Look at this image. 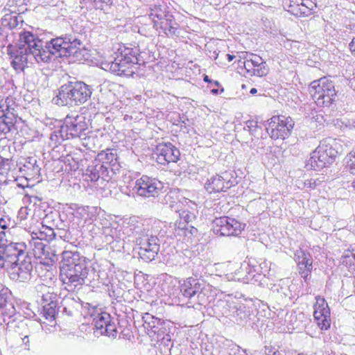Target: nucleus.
<instances>
[{
  "instance_id": "nucleus-1",
  "label": "nucleus",
  "mask_w": 355,
  "mask_h": 355,
  "mask_svg": "<svg viewBox=\"0 0 355 355\" xmlns=\"http://www.w3.org/2000/svg\"><path fill=\"white\" fill-rule=\"evenodd\" d=\"M60 276L67 289L73 291L83 285L93 286L96 271L88 266L87 259L79 252L64 251L62 252Z\"/></svg>"
},
{
  "instance_id": "nucleus-2",
  "label": "nucleus",
  "mask_w": 355,
  "mask_h": 355,
  "mask_svg": "<svg viewBox=\"0 0 355 355\" xmlns=\"http://www.w3.org/2000/svg\"><path fill=\"white\" fill-rule=\"evenodd\" d=\"M19 43L9 44L7 52L11 59V65L17 71H23L29 64L44 63L49 60V53H41V40L29 31L19 33Z\"/></svg>"
},
{
  "instance_id": "nucleus-3",
  "label": "nucleus",
  "mask_w": 355,
  "mask_h": 355,
  "mask_svg": "<svg viewBox=\"0 0 355 355\" xmlns=\"http://www.w3.org/2000/svg\"><path fill=\"white\" fill-rule=\"evenodd\" d=\"M148 17L151 19L153 28L167 37L179 36L180 24L176 21L172 13V8L166 2L155 4L150 7Z\"/></svg>"
},
{
  "instance_id": "nucleus-4",
  "label": "nucleus",
  "mask_w": 355,
  "mask_h": 355,
  "mask_svg": "<svg viewBox=\"0 0 355 355\" xmlns=\"http://www.w3.org/2000/svg\"><path fill=\"white\" fill-rule=\"evenodd\" d=\"M84 48L81 40L75 35H65L51 39L49 42H44L41 40V53L44 52L49 53V60L51 61L53 56L67 57L77 56L78 53Z\"/></svg>"
},
{
  "instance_id": "nucleus-5",
  "label": "nucleus",
  "mask_w": 355,
  "mask_h": 355,
  "mask_svg": "<svg viewBox=\"0 0 355 355\" xmlns=\"http://www.w3.org/2000/svg\"><path fill=\"white\" fill-rule=\"evenodd\" d=\"M91 87L83 82H68L62 85L53 98L60 106L73 107L85 103L91 97Z\"/></svg>"
},
{
  "instance_id": "nucleus-6",
  "label": "nucleus",
  "mask_w": 355,
  "mask_h": 355,
  "mask_svg": "<svg viewBox=\"0 0 355 355\" xmlns=\"http://www.w3.org/2000/svg\"><path fill=\"white\" fill-rule=\"evenodd\" d=\"M116 55L114 60L102 62L101 68L118 76H128L133 73L130 67L132 64L138 63V50L121 46Z\"/></svg>"
},
{
  "instance_id": "nucleus-7",
  "label": "nucleus",
  "mask_w": 355,
  "mask_h": 355,
  "mask_svg": "<svg viewBox=\"0 0 355 355\" xmlns=\"http://www.w3.org/2000/svg\"><path fill=\"white\" fill-rule=\"evenodd\" d=\"M339 146L336 140L331 139L321 141L316 149L311 153L307 166L317 171L331 164L338 154Z\"/></svg>"
},
{
  "instance_id": "nucleus-8",
  "label": "nucleus",
  "mask_w": 355,
  "mask_h": 355,
  "mask_svg": "<svg viewBox=\"0 0 355 355\" xmlns=\"http://www.w3.org/2000/svg\"><path fill=\"white\" fill-rule=\"evenodd\" d=\"M35 290L37 296L41 298L42 310L40 314L52 327L55 323V316L58 311V295L53 292V288L44 284H38L35 286Z\"/></svg>"
},
{
  "instance_id": "nucleus-9",
  "label": "nucleus",
  "mask_w": 355,
  "mask_h": 355,
  "mask_svg": "<svg viewBox=\"0 0 355 355\" xmlns=\"http://www.w3.org/2000/svg\"><path fill=\"white\" fill-rule=\"evenodd\" d=\"M309 90L315 103L321 107L329 106L336 96L334 83L327 77L311 82Z\"/></svg>"
},
{
  "instance_id": "nucleus-10",
  "label": "nucleus",
  "mask_w": 355,
  "mask_h": 355,
  "mask_svg": "<svg viewBox=\"0 0 355 355\" xmlns=\"http://www.w3.org/2000/svg\"><path fill=\"white\" fill-rule=\"evenodd\" d=\"M19 105L12 96L0 101V132L6 134L14 127L18 118Z\"/></svg>"
},
{
  "instance_id": "nucleus-11",
  "label": "nucleus",
  "mask_w": 355,
  "mask_h": 355,
  "mask_svg": "<svg viewBox=\"0 0 355 355\" xmlns=\"http://www.w3.org/2000/svg\"><path fill=\"white\" fill-rule=\"evenodd\" d=\"M293 127L294 121L291 117L278 115L268 120L266 130L273 139H285L291 135Z\"/></svg>"
},
{
  "instance_id": "nucleus-12",
  "label": "nucleus",
  "mask_w": 355,
  "mask_h": 355,
  "mask_svg": "<svg viewBox=\"0 0 355 355\" xmlns=\"http://www.w3.org/2000/svg\"><path fill=\"white\" fill-rule=\"evenodd\" d=\"M163 187V183L157 179L143 175L135 181L132 193L144 198L155 197Z\"/></svg>"
},
{
  "instance_id": "nucleus-13",
  "label": "nucleus",
  "mask_w": 355,
  "mask_h": 355,
  "mask_svg": "<svg viewBox=\"0 0 355 355\" xmlns=\"http://www.w3.org/2000/svg\"><path fill=\"white\" fill-rule=\"evenodd\" d=\"M245 227V223L227 216L216 218L213 221V232L220 236H237L241 234Z\"/></svg>"
},
{
  "instance_id": "nucleus-14",
  "label": "nucleus",
  "mask_w": 355,
  "mask_h": 355,
  "mask_svg": "<svg viewBox=\"0 0 355 355\" xmlns=\"http://www.w3.org/2000/svg\"><path fill=\"white\" fill-rule=\"evenodd\" d=\"M89 121L84 114L67 115L62 125V132L69 139L80 137L87 130Z\"/></svg>"
},
{
  "instance_id": "nucleus-15",
  "label": "nucleus",
  "mask_w": 355,
  "mask_h": 355,
  "mask_svg": "<svg viewBox=\"0 0 355 355\" xmlns=\"http://www.w3.org/2000/svg\"><path fill=\"white\" fill-rule=\"evenodd\" d=\"M136 239L137 244L139 246V254L141 257L147 261L153 260L159 250L158 239L148 234V230Z\"/></svg>"
},
{
  "instance_id": "nucleus-16",
  "label": "nucleus",
  "mask_w": 355,
  "mask_h": 355,
  "mask_svg": "<svg viewBox=\"0 0 355 355\" xmlns=\"http://www.w3.org/2000/svg\"><path fill=\"white\" fill-rule=\"evenodd\" d=\"M204 289V284L199 279L189 277L180 282V291L183 298L191 300L196 297L199 304L203 303V297L205 294L202 293Z\"/></svg>"
},
{
  "instance_id": "nucleus-17",
  "label": "nucleus",
  "mask_w": 355,
  "mask_h": 355,
  "mask_svg": "<svg viewBox=\"0 0 355 355\" xmlns=\"http://www.w3.org/2000/svg\"><path fill=\"white\" fill-rule=\"evenodd\" d=\"M154 155L159 164L166 165L176 163L180 159V152L171 143H162L156 146Z\"/></svg>"
},
{
  "instance_id": "nucleus-18",
  "label": "nucleus",
  "mask_w": 355,
  "mask_h": 355,
  "mask_svg": "<svg viewBox=\"0 0 355 355\" xmlns=\"http://www.w3.org/2000/svg\"><path fill=\"white\" fill-rule=\"evenodd\" d=\"M11 266L10 278L16 282H27L31 279L33 265L28 255Z\"/></svg>"
},
{
  "instance_id": "nucleus-19",
  "label": "nucleus",
  "mask_w": 355,
  "mask_h": 355,
  "mask_svg": "<svg viewBox=\"0 0 355 355\" xmlns=\"http://www.w3.org/2000/svg\"><path fill=\"white\" fill-rule=\"evenodd\" d=\"M313 316L322 330H327L330 327V309L324 298L319 295L315 297Z\"/></svg>"
},
{
  "instance_id": "nucleus-20",
  "label": "nucleus",
  "mask_w": 355,
  "mask_h": 355,
  "mask_svg": "<svg viewBox=\"0 0 355 355\" xmlns=\"http://www.w3.org/2000/svg\"><path fill=\"white\" fill-rule=\"evenodd\" d=\"M32 239L29 241V245L32 249L34 257L36 259H41V263L46 265L53 264L55 261V254L50 252V247L44 244L42 240L36 239L31 236Z\"/></svg>"
},
{
  "instance_id": "nucleus-21",
  "label": "nucleus",
  "mask_w": 355,
  "mask_h": 355,
  "mask_svg": "<svg viewBox=\"0 0 355 355\" xmlns=\"http://www.w3.org/2000/svg\"><path fill=\"white\" fill-rule=\"evenodd\" d=\"M243 67L250 76L258 77L265 76L268 73L266 62L263 58L256 54L248 55L243 62Z\"/></svg>"
},
{
  "instance_id": "nucleus-22",
  "label": "nucleus",
  "mask_w": 355,
  "mask_h": 355,
  "mask_svg": "<svg viewBox=\"0 0 355 355\" xmlns=\"http://www.w3.org/2000/svg\"><path fill=\"white\" fill-rule=\"evenodd\" d=\"M87 309V313H85V317H90L92 318V324L96 330L100 331V334L105 328V325L110 319V315L107 313L102 312L101 309H96L95 306H91L87 304V306L84 307Z\"/></svg>"
},
{
  "instance_id": "nucleus-23",
  "label": "nucleus",
  "mask_w": 355,
  "mask_h": 355,
  "mask_svg": "<svg viewBox=\"0 0 355 355\" xmlns=\"http://www.w3.org/2000/svg\"><path fill=\"white\" fill-rule=\"evenodd\" d=\"M108 175V167L99 161H96L87 166L84 175L87 180L96 182L100 178L105 179Z\"/></svg>"
},
{
  "instance_id": "nucleus-24",
  "label": "nucleus",
  "mask_w": 355,
  "mask_h": 355,
  "mask_svg": "<svg viewBox=\"0 0 355 355\" xmlns=\"http://www.w3.org/2000/svg\"><path fill=\"white\" fill-rule=\"evenodd\" d=\"M250 311L246 305L236 300L234 309H232L230 318L237 324L244 325L250 320Z\"/></svg>"
},
{
  "instance_id": "nucleus-25",
  "label": "nucleus",
  "mask_w": 355,
  "mask_h": 355,
  "mask_svg": "<svg viewBox=\"0 0 355 355\" xmlns=\"http://www.w3.org/2000/svg\"><path fill=\"white\" fill-rule=\"evenodd\" d=\"M232 186L230 181H225L224 178L215 175L208 179L205 184V189L209 193L226 191Z\"/></svg>"
},
{
  "instance_id": "nucleus-26",
  "label": "nucleus",
  "mask_w": 355,
  "mask_h": 355,
  "mask_svg": "<svg viewBox=\"0 0 355 355\" xmlns=\"http://www.w3.org/2000/svg\"><path fill=\"white\" fill-rule=\"evenodd\" d=\"M180 220L174 223L175 233L178 235H186L187 225L196 219V215L192 211L182 209L178 210Z\"/></svg>"
},
{
  "instance_id": "nucleus-27",
  "label": "nucleus",
  "mask_w": 355,
  "mask_h": 355,
  "mask_svg": "<svg viewBox=\"0 0 355 355\" xmlns=\"http://www.w3.org/2000/svg\"><path fill=\"white\" fill-rule=\"evenodd\" d=\"M3 247L13 263L28 255L26 252V245L24 243H10Z\"/></svg>"
},
{
  "instance_id": "nucleus-28",
  "label": "nucleus",
  "mask_w": 355,
  "mask_h": 355,
  "mask_svg": "<svg viewBox=\"0 0 355 355\" xmlns=\"http://www.w3.org/2000/svg\"><path fill=\"white\" fill-rule=\"evenodd\" d=\"M297 257L299 273L301 277L306 280L310 275L313 268V261L311 258V255L309 253H306L301 250L298 252Z\"/></svg>"
},
{
  "instance_id": "nucleus-29",
  "label": "nucleus",
  "mask_w": 355,
  "mask_h": 355,
  "mask_svg": "<svg viewBox=\"0 0 355 355\" xmlns=\"http://www.w3.org/2000/svg\"><path fill=\"white\" fill-rule=\"evenodd\" d=\"M236 300L232 298L218 300L216 301L214 306V311L219 316H225L230 318Z\"/></svg>"
},
{
  "instance_id": "nucleus-30",
  "label": "nucleus",
  "mask_w": 355,
  "mask_h": 355,
  "mask_svg": "<svg viewBox=\"0 0 355 355\" xmlns=\"http://www.w3.org/2000/svg\"><path fill=\"white\" fill-rule=\"evenodd\" d=\"M1 311L0 318L1 320H0V324L1 325L4 324L8 328L17 319L15 308L12 303L10 302L1 308Z\"/></svg>"
},
{
  "instance_id": "nucleus-31",
  "label": "nucleus",
  "mask_w": 355,
  "mask_h": 355,
  "mask_svg": "<svg viewBox=\"0 0 355 355\" xmlns=\"http://www.w3.org/2000/svg\"><path fill=\"white\" fill-rule=\"evenodd\" d=\"M37 162L35 157H27L24 159L22 166L20 167V171L32 178H35L39 175L40 172V167Z\"/></svg>"
},
{
  "instance_id": "nucleus-32",
  "label": "nucleus",
  "mask_w": 355,
  "mask_h": 355,
  "mask_svg": "<svg viewBox=\"0 0 355 355\" xmlns=\"http://www.w3.org/2000/svg\"><path fill=\"white\" fill-rule=\"evenodd\" d=\"M33 235L36 239L47 241H52L56 236L54 230L45 225H42L38 230L33 232L31 236Z\"/></svg>"
},
{
  "instance_id": "nucleus-33",
  "label": "nucleus",
  "mask_w": 355,
  "mask_h": 355,
  "mask_svg": "<svg viewBox=\"0 0 355 355\" xmlns=\"http://www.w3.org/2000/svg\"><path fill=\"white\" fill-rule=\"evenodd\" d=\"M101 159H103L102 164L104 165H110L111 166H118V156L116 151L114 149H107L99 154Z\"/></svg>"
},
{
  "instance_id": "nucleus-34",
  "label": "nucleus",
  "mask_w": 355,
  "mask_h": 355,
  "mask_svg": "<svg viewBox=\"0 0 355 355\" xmlns=\"http://www.w3.org/2000/svg\"><path fill=\"white\" fill-rule=\"evenodd\" d=\"M304 0H284V7L288 12L296 16L301 17V6Z\"/></svg>"
},
{
  "instance_id": "nucleus-35",
  "label": "nucleus",
  "mask_w": 355,
  "mask_h": 355,
  "mask_svg": "<svg viewBox=\"0 0 355 355\" xmlns=\"http://www.w3.org/2000/svg\"><path fill=\"white\" fill-rule=\"evenodd\" d=\"M49 139V145L53 148L58 146L63 141L69 139V137H65V134L62 132V125L51 133Z\"/></svg>"
},
{
  "instance_id": "nucleus-36",
  "label": "nucleus",
  "mask_w": 355,
  "mask_h": 355,
  "mask_svg": "<svg viewBox=\"0 0 355 355\" xmlns=\"http://www.w3.org/2000/svg\"><path fill=\"white\" fill-rule=\"evenodd\" d=\"M316 6V0H304L301 6V17L311 15Z\"/></svg>"
},
{
  "instance_id": "nucleus-37",
  "label": "nucleus",
  "mask_w": 355,
  "mask_h": 355,
  "mask_svg": "<svg viewBox=\"0 0 355 355\" xmlns=\"http://www.w3.org/2000/svg\"><path fill=\"white\" fill-rule=\"evenodd\" d=\"M336 125L340 128H348L349 130H355V116L352 117H344L336 119Z\"/></svg>"
},
{
  "instance_id": "nucleus-38",
  "label": "nucleus",
  "mask_w": 355,
  "mask_h": 355,
  "mask_svg": "<svg viewBox=\"0 0 355 355\" xmlns=\"http://www.w3.org/2000/svg\"><path fill=\"white\" fill-rule=\"evenodd\" d=\"M122 230L121 228L105 227L103 228V234L105 235V241L110 245L113 243V239Z\"/></svg>"
},
{
  "instance_id": "nucleus-39",
  "label": "nucleus",
  "mask_w": 355,
  "mask_h": 355,
  "mask_svg": "<svg viewBox=\"0 0 355 355\" xmlns=\"http://www.w3.org/2000/svg\"><path fill=\"white\" fill-rule=\"evenodd\" d=\"M341 262L346 266L352 267L355 265V253L353 251H347L341 257Z\"/></svg>"
},
{
  "instance_id": "nucleus-40",
  "label": "nucleus",
  "mask_w": 355,
  "mask_h": 355,
  "mask_svg": "<svg viewBox=\"0 0 355 355\" xmlns=\"http://www.w3.org/2000/svg\"><path fill=\"white\" fill-rule=\"evenodd\" d=\"M124 235L125 232L123 230L118 233L117 235H115V236L113 239V243H112V248H117L118 250H119L120 248H124Z\"/></svg>"
},
{
  "instance_id": "nucleus-41",
  "label": "nucleus",
  "mask_w": 355,
  "mask_h": 355,
  "mask_svg": "<svg viewBox=\"0 0 355 355\" xmlns=\"http://www.w3.org/2000/svg\"><path fill=\"white\" fill-rule=\"evenodd\" d=\"M101 335L105 334L109 337H115L116 336V330L114 323L110 322V319L105 325L104 329L101 333Z\"/></svg>"
},
{
  "instance_id": "nucleus-42",
  "label": "nucleus",
  "mask_w": 355,
  "mask_h": 355,
  "mask_svg": "<svg viewBox=\"0 0 355 355\" xmlns=\"http://www.w3.org/2000/svg\"><path fill=\"white\" fill-rule=\"evenodd\" d=\"M346 159L349 172L352 174H355V152H350Z\"/></svg>"
},
{
  "instance_id": "nucleus-43",
  "label": "nucleus",
  "mask_w": 355,
  "mask_h": 355,
  "mask_svg": "<svg viewBox=\"0 0 355 355\" xmlns=\"http://www.w3.org/2000/svg\"><path fill=\"white\" fill-rule=\"evenodd\" d=\"M10 159L0 155V175L7 173L10 169Z\"/></svg>"
},
{
  "instance_id": "nucleus-44",
  "label": "nucleus",
  "mask_w": 355,
  "mask_h": 355,
  "mask_svg": "<svg viewBox=\"0 0 355 355\" xmlns=\"http://www.w3.org/2000/svg\"><path fill=\"white\" fill-rule=\"evenodd\" d=\"M17 17L12 16L11 15H5L4 18L2 19V24L3 26H8L10 28H14L16 23Z\"/></svg>"
},
{
  "instance_id": "nucleus-45",
  "label": "nucleus",
  "mask_w": 355,
  "mask_h": 355,
  "mask_svg": "<svg viewBox=\"0 0 355 355\" xmlns=\"http://www.w3.org/2000/svg\"><path fill=\"white\" fill-rule=\"evenodd\" d=\"M222 355H245L244 353L240 350L239 347L234 346L232 348L226 349Z\"/></svg>"
},
{
  "instance_id": "nucleus-46",
  "label": "nucleus",
  "mask_w": 355,
  "mask_h": 355,
  "mask_svg": "<svg viewBox=\"0 0 355 355\" xmlns=\"http://www.w3.org/2000/svg\"><path fill=\"white\" fill-rule=\"evenodd\" d=\"M257 128V121H255L253 120H248L245 123L244 129L247 130L249 132L252 133L254 131H255Z\"/></svg>"
},
{
  "instance_id": "nucleus-47",
  "label": "nucleus",
  "mask_w": 355,
  "mask_h": 355,
  "mask_svg": "<svg viewBox=\"0 0 355 355\" xmlns=\"http://www.w3.org/2000/svg\"><path fill=\"white\" fill-rule=\"evenodd\" d=\"M105 276H107V274L105 272V271H99L98 274L96 273L95 281L98 280L103 284H107L108 282H107Z\"/></svg>"
},
{
  "instance_id": "nucleus-48",
  "label": "nucleus",
  "mask_w": 355,
  "mask_h": 355,
  "mask_svg": "<svg viewBox=\"0 0 355 355\" xmlns=\"http://www.w3.org/2000/svg\"><path fill=\"white\" fill-rule=\"evenodd\" d=\"M349 49L352 54L355 57V37H354L349 44Z\"/></svg>"
},
{
  "instance_id": "nucleus-49",
  "label": "nucleus",
  "mask_w": 355,
  "mask_h": 355,
  "mask_svg": "<svg viewBox=\"0 0 355 355\" xmlns=\"http://www.w3.org/2000/svg\"><path fill=\"white\" fill-rule=\"evenodd\" d=\"M0 227L3 230H5L8 227V223L3 218H0Z\"/></svg>"
},
{
  "instance_id": "nucleus-50",
  "label": "nucleus",
  "mask_w": 355,
  "mask_h": 355,
  "mask_svg": "<svg viewBox=\"0 0 355 355\" xmlns=\"http://www.w3.org/2000/svg\"><path fill=\"white\" fill-rule=\"evenodd\" d=\"M304 185L307 187H309V188H312V189H314L316 186V184H315V182H314L313 183H312L311 182V180H306L305 182H304Z\"/></svg>"
},
{
  "instance_id": "nucleus-51",
  "label": "nucleus",
  "mask_w": 355,
  "mask_h": 355,
  "mask_svg": "<svg viewBox=\"0 0 355 355\" xmlns=\"http://www.w3.org/2000/svg\"><path fill=\"white\" fill-rule=\"evenodd\" d=\"M63 311L65 312L68 315H73V311L71 309H67V307L63 308Z\"/></svg>"
},
{
  "instance_id": "nucleus-52",
  "label": "nucleus",
  "mask_w": 355,
  "mask_h": 355,
  "mask_svg": "<svg viewBox=\"0 0 355 355\" xmlns=\"http://www.w3.org/2000/svg\"><path fill=\"white\" fill-rule=\"evenodd\" d=\"M226 56L227 57V60L229 62H231L234 58V56L230 54H227Z\"/></svg>"
},
{
  "instance_id": "nucleus-53",
  "label": "nucleus",
  "mask_w": 355,
  "mask_h": 355,
  "mask_svg": "<svg viewBox=\"0 0 355 355\" xmlns=\"http://www.w3.org/2000/svg\"><path fill=\"white\" fill-rule=\"evenodd\" d=\"M204 81L207 83H211V80L209 78L208 76L205 75L204 76Z\"/></svg>"
},
{
  "instance_id": "nucleus-54",
  "label": "nucleus",
  "mask_w": 355,
  "mask_h": 355,
  "mask_svg": "<svg viewBox=\"0 0 355 355\" xmlns=\"http://www.w3.org/2000/svg\"><path fill=\"white\" fill-rule=\"evenodd\" d=\"M257 92V89H256V88H252V89H250V93L251 94H256Z\"/></svg>"
},
{
  "instance_id": "nucleus-55",
  "label": "nucleus",
  "mask_w": 355,
  "mask_h": 355,
  "mask_svg": "<svg viewBox=\"0 0 355 355\" xmlns=\"http://www.w3.org/2000/svg\"><path fill=\"white\" fill-rule=\"evenodd\" d=\"M218 90L217 89H211V92L212 94H218Z\"/></svg>"
},
{
  "instance_id": "nucleus-56",
  "label": "nucleus",
  "mask_w": 355,
  "mask_h": 355,
  "mask_svg": "<svg viewBox=\"0 0 355 355\" xmlns=\"http://www.w3.org/2000/svg\"><path fill=\"white\" fill-rule=\"evenodd\" d=\"M353 192L355 193V180L352 182Z\"/></svg>"
},
{
  "instance_id": "nucleus-57",
  "label": "nucleus",
  "mask_w": 355,
  "mask_h": 355,
  "mask_svg": "<svg viewBox=\"0 0 355 355\" xmlns=\"http://www.w3.org/2000/svg\"><path fill=\"white\" fill-rule=\"evenodd\" d=\"M272 355H281V354L279 352H275Z\"/></svg>"
},
{
  "instance_id": "nucleus-58",
  "label": "nucleus",
  "mask_w": 355,
  "mask_h": 355,
  "mask_svg": "<svg viewBox=\"0 0 355 355\" xmlns=\"http://www.w3.org/2000/svg\"><path fill=\"white\" fill-rule=\"evenodd\" d=\"M215 85H218V81H215Z\"/></svg>"
},
{
  "instance_id": "nucleus-59",
  "label": "nucleus",
  "mask_w": 355,
  "mask_h": 355,
  "mask_svg": "<svg viewBox=\"0 0 355 355\" xmlns=\"http://www.w3.org/2000/svg\"><path fill=\"white\" fill-rule=\"evenodd\" d=\"M217 56H218V54H216V56H214V59H215V60H216V59H217Z\"/></svg>"
},
{
  "instance_id": "nucleus-60",
  "label": "nucleus",
  "mask_w": 355,
  "mask_h": 355,
  "mask_svg": "<svg viewBox=\"0 0 355 355\" xmlns=\"http://www.w3.org/2000/svg\"><path fill=\"white\" fill-rule=\"evenodd\" d=\"M282 293L284 295H287V294L285 292L282 291Z\"/></svg>"
}]
</instances>
